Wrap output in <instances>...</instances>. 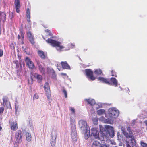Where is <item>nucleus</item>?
Instances as JSON below:
<instances>
[{
  "label": "nucleus",
  "instance_id": "obj_1",
  "mask_svg": "<svg viewBox=\"0 0 147 147\" xmlns=\"http://www.w3.org/2000/svg\"><path fill=\"white\" fill-rule=\"evenodd\" d=\"M127 130L129 132L128 134L126 131L125 129H123L122 130L123 134L127 138H130L129 140V141H126V147H133L136 145V142L134 137L133 135L132 132L130 131V127H128Z\"/></svg>",
  "mask_w": 147,
  "mask_h": 147
},
{
  "label": "nucleus",
  "instance_id": "obj_2",
  "mask_svg": "<svg viewBox=\"0 0 147 147\" xmlns=\"http://www.w3.org/2000/svg\"><path fill=\"white\" fill-rule=\"evenodd\" d=\"M46 41L48 43L53 47H55L57 51H62V49L65 48V47L61 45V42L59 41L54 40L49 38Z\"/></svg>",
  "mask_w": 147,
  "mask_h": 147
},
{
  "label": "nucleus",
  "instance_id": "obj_3",
  "mask_svg": "<svg viewBox=\"0 0 147 147\" xmlns=\"http://www.w3.org/2000/svg\"><path fill=\"white\" fill-rule=\"evenodd\" d=\"M98 80L110 85H114L116 86L117 85V81L115 78L112 77L109 80L103 77H99Z\"/></svg>",
  "mask_w": 147,
  "mask_h": 147
},
{
  "label": "nucleus",
  "instance_id": "obj_4",
  "mask_svg": "<svg viewBox=\"0 0 147 147\" xmlns=\"http://www.w3.org/2000/svg\"><path fill=\"white\" fill-rule=\"evenodd\" d=\"M108 114L111 117L116 118L119 115V112L115 108H111L109 109Z\"/></svg>",
  "mask_w": 147,
  "mask_h": 147
},
{
  "label": "nucleus",
  "instance_id": "obj_5",
  "mask_svg": "<svg viewBox=\"0 0 147 147\" xmlns=\"http://www.w3.org/2000/svg\"><path fill=\"white\" fill-rule=\"evenodd\" d=\"M57 137V131L54 130L52 131L51 133V137L50 142L51 145L52 147L54 146L56 144Z\"/></svg>",
  "mask_w": 147,
  "mask_h": 147
},
{
  "label": "nucleus",
  "instance_id": "obj_6",
  "mask_svg": "<svg viewBox=\"0 0 147 147\" xmlns=\"http://www.w3.org/2000/svg\"><path fill=\"white\" fill-rule=\"evenodd\" d=\"M86 75L88 79L92 81L94 80L96 78L93 76V72L90 69H86L85 70Z\"/></svg>",
  "mask_w": 147,
  "mask_h": 147
},
{
  "label": "nucleus",
  "instance_id": "obj_7",
  "mask_svg": "<svg viewBox=\"0 0 147 147\" xmlns=\"http://www.w3.org/2000/svg\"><path fill=\"white\" fill-rule=\"evenodd\" d=\"M44 87L45 94L47 98L49 99L51 96L50 89L49 84L48 82L45 83Z\"/></svg>",
  "mask_w": 147,
  "mask_h": 147
},
{
  "label": "nucleus",
  "instance_id": "obj_8",
  "mask_svg": "<svg viewBox=\"0 0 147 147\" xmlns=\"http://www.w3.org/2000/svg\"><path fill=\"white\" fill-rule=\"evenodd\" d=\"M25 61L26 65L28 66L30 69H34L35 67L34 63L31 61L30 58L28 57H26L25 59Z\"/></svg>",
  "mask_w": 147,
  "mask_h": 147
},
{
  "label": "nucleus",
  "instance_id": "obj_9",
  "mask_svg": "<svg viewBox=\"0 0 147 147\" xmlns=\"http://www.w3.org/2000/svg\"><path fill=\"white\" fill-rule=\"evenodd\" d=\"M22 133L20 130H18L16 132L15 138L18 143H20L22 141Z\"/></svg>",
  "mask_w": 147,
  "mask_h": 147
},
{
  "label": "nucleus",
  "instance_id": "obj_10",
  "mask_svg": "<svg viewBox=\"0 0 147 147\" xmlns=\"http://www.w3.org/2000/svg\"><path fill=\"white\" fill-rule=\"evenodd\" d=\"M79 124L81 130L84 131L87 129V123L85 121L83 120H80L79 121Z\"/></svg>",
  "mask_w": 147,
  "mask_h": 147
},
{
  "label": "nucleus",
  "instance_id": "obj_11",
  "mask_svg": "<svg viewBox=\"0 0 147 147\" xmlns=\"http://www.w3.org/2000/svg\"><path fill=\"white\" fill-rule=\"evenodd\" d=\"M6 13L4 12L0 11V35L1 33V20L4 22L6 20Z\"/></svg>",
  "mask_w": 147,
  "mask_h": 147
},
{
  "label": "nucleus",
  "instance_id": "obj_12",
  "mask_svg": "<svg viewBox=\"0 0 147 147\" xmlns=\"http://www.w3.org/2000/svg\"><path fill=\"white\" fill-rule=\"evenodd\" d=\"M106 129H107L108 132L111 137H113L114 136V131L113 128L109 125L107 126Z\"/></svg>",
  "mask_w": 147,
  "mask_h": 147
},
{
  "label": "nucleus",
  "instance_id": "obj_13",
  "mask_svg": "<svg viewBox=\"0 0 147 147\" xmlns=\"http://www.w3.org/2000/svg\"><path fill=\"white\" fill-rule=\"evenodd\" d=\"M14 5L16 9V11L19 13L20 12V9L21 7L20 0H15Z\"/></svg>",
  "mask_w": 147,
  "mask_h": 147
},
{
  "label": "nucleus",
  "instance_id": "obj_14",
  "mask_svg": "<svg viewBox=\"0 0 147 147\" xmlns=\"http://www.w3.org/2000/svg\"><path fill=\"white\" fill-rule=\"evenodd\" d=\"M10 128L13 131L18 129V124L16 121H14L11 123Z\"/></svg>",
  "mask_w": 147,
  "mask_h": 147
},
{
  "label": "nucleus",
  "instance_id": "obj_15",
  "mask_svg": "<svg viewBox=\"0 0 147 147\" xmlns=\"http://www.w3.org/2000/svg\"><path fill=\"white\" fill-rule=\"evenodd\" d=\"M26 18L27 20L28 23L29 24L30 26L31 25V22L30 20V10L29 8H27L26 11Z\"/></svg>",
  "mask_w": 147,
  "mask_h": 147
},
{
  "label": "nucleus",
  "instance_id": "obj_16",
  "mask_svg": "<svg viewBox=\"0 0 147 147\" xmlns=\"http://www.w3.org/2000/svg\"><path fill=\"white\" fill-rule=\"evenodd\" d=\"M92 134L93 136L96 138L98 137L99 132L95 129L92 128L91 129Z\"/></svg>",
  "mask_w": 147,
  "mask_h": 147
},
{
  "label": "nucleus",
  "instance_id": "obj_17",
  "mask_svg": "<svg viewBox=\"0 0 147 147\" xmlns=\"http://www.w3.org/2000/svg\"><path fill=\"white\" fill-rule=\"evenodd\" d=\"M75 128L73 129L74 131V132H72L71 133V138L73 141H76L77 140V135L76 132H75L76 131V127L74 126Z\"/></svg>",
  "mask_w": 147,
  "mask_h": 147
},
{
  "label": "nucleus",
  "instance_id": "obj_18",
  "mask_svg": "<svg viewBox=\"0 0 147 147\" xmlns=\"http://www.w3.org/2000/svg\"><path fill=\"white\" fill-rule=\"evenodd\" d=\"M61 63L63 69H70V67L67 62H61Z\"/></svg>",
  "mask_w": 147,
  "mask_h": 147
},
{
  "label": "nucleus",
  "instance_id": "obj_19",
  "mask_svg": "<svg viewBox=\"0 0 147 147\" xmlns=\"http://www.w3.org/2000/svg\"><path fill=\"white\" fill-rule=\"evenodd\" d=\"M38 55L42 59H44L46 58L47 55L42 50H38Z\"/></svg>",
  "mask_w": 147,
  "mask_h": 147
},
{
  "label": "nucleus",
  "instance_id": "obj_20",
  "mask_svg": "<svg viewBox=\"0 0 147 147\" xmlns=\"http://www.w3.org/2000/svg\"><path fill=\"white\" fill-rule=\"evenodd\" d=\"M37 63L39 71L41 73L44 74L45 71V68L43 67V66L39 62H37Z\"/></svg>",
  "mask_w": 147,
  "mask_h": 147
},
{
  "label": "nucleus",
  "instance_id": "obj_21",
  "mask_svg": "<svg viewBox=\"0 0 147 147\" xmlns=\"http://www.w3.org/2000/svg\"><path fill=\"white\" fill-rule=\"evenodd\" d=\"M85 100L87 102L88 104L90 105L91 106H93L95 105L96 104L95 100L93 99H85Z\"/></svg>",
  "mask_w": 147,
  "mask_h": 147
},
{
  "label": "nucleus",
  "instance_id": "obj_22",
  "mask_svg": "<svg viewBox=\"0 0 147 147\" xmlns=\"http://www.w3.org/2000/svg\"><path fill=\"white\" fill-rule=\"evenodd\" d=\"M3 105L5 107H6V109H7L8 108L11 107V105L9 102L8 101H5L4 99H3Z\"/></svg>",
  "mask_w": 147,
  "mask_h": 147
},
{
  "label": "nucleus",
  "instance_id": "obj_23",
  "mask_svg": "<svg viewBox=\"0 0 147 147\" xmlns=\"http://www.w3.org/2000/svg\"><path fill=\"white\" fill-rule=\"evenodd\" d=\"M85 132L84 134V138L86 139H87L90 136V131L87 129H85Z\"/></svg>",
  "mask_w": 147,
  "mask_h": 147
},
{
  "label": "nucleus",
  "instance_id": "obj_24",
  "mask_svg": "<svg viewBox=\"0 0 147 147\" xmlns=\"http://www.w3.org/2000/svg\"><path fill=\"white\" fill-rule=\"evenodd\" d=\"M100 145L101 144L99 142L94 141L92 145V147H100Z\"/></svg>",
  "mask_w": 147,
  "mask_h": 147
},
{
  "label": "nucleus",
  "instance_id": "obj_25",
  "mask_svg": "<svg viewBox=\"0 0 147 147\" xmlns=\"http://www.w3.org/2000/svg\"><path fill=\"white\" fill-rule=\"evenodd\" d=\"M97 113L98 115H100L104 114L105 113V111L103 109H100L97 111Z\"/></svg>",
  "mask_w": 147,
  "mask_h": 147
},
{
  "label": "nucleus",
  "instance_id": "obj_26",
  "mask_svg": "<svg viewBox=\"0 0 147 147\" xmlns=\"http://www.w3.org/2000/svg\"><path fill=\"white\" fill-rule=\"evenodd\" d=\"M26 139L28 142H30L31 140V136L30 134L27 132L26 134Z\"/></svg>",
  "mask_w": 147,
  "mask_h": 147
},
{
  "label": "nucleus",
  "instance_id": "obj_27",
  "mask_svg": "<svg viewBox=\"0 0 147 147\" xmlns=\"http://www.w3.org/2000/svg\"><path fill=\"white\" fill-rule=\"evenodd\" d=\"M36 78L39 82H40L42 81V78L41 75L39 74H37L36 76Z\"/></svg>",
  "mask_w": 147,
  "mask_h": 147
},
{
  "label": "nucleus",
  "instance_id": "obj_28",
  "mask_svg": "<svg viewBox=\"0 0 147 147\" xmlns=\"http://www.w3.org/2000/svg\"><path fill=\"white\" fill-rule=\"evenodd\" d=\"M94 73L95 74L97 75H100L102 73V72L101 69H96L94 71Z\"/></svg>",
  "mask_w": 147,
  "mask_h": 147
},
{
  "label": "nucleus",
  "instance_id": "obj_29",
  "mask_svg": "<svg viewBox=\"0 0 147 147\" xmlns=\"http://www.w3.org/2000/svg\"><path fill=\"white\" fill-rule=\"evenodd\" d=\"M27 35L28 37L29 38L33 37V35L32 34L31 32L30 31H28L27 33Z\"/></svg>",
  "mask_w": 147,
  "mask_h": 147
},
{
  "label": "nucleus",
  "instance_id": "obj_30",
  "mask_svg": "<svg viewBox=\"0 0 147 147\" xmlns=\"http://www.w3.org/2000/svg\"><path fill=\"white\" fill-rule=\"evenodd\" d=\"M111 76H115V77H117L116 72H115V70H111Z\"/></svg>",
  "mask_w": 147,
  "mask_h": 147
},
{
  "label": "nucleus",
  "instance_id": "obj_31",
  "mask_svg": "<svg viewBox=\"0 0 147 147\" xmlns=\"http://www.w3.org/2000/svg\"><path fill=\"white\" fill-rule=\"evenodd\" d=\"M62 92L64 93L65 97L67 98V92L65 89L64 88H63L62 90Z\"/></svg>",
  "mask_w": 147,
  "mask_h": 147
},
{
  "label": "nucleus",
  "instance_id": "obj_32",
  "mask_svg": "<svg viewBox=\"0 0 147 147\" xmlns=\"http://www.w3.org/2000/svg\"><path fill=\"white\" fill-rule=\"evenodd\" d=\"M70 121L71 124V125H72V127H73V129L75 128V127H74V126H75V125H74V126L73 125V124H74V122H75L74 120L71 118ZM71 127H72V126Z\"/></svg>",
  "mask_w": 147,
  "mask_h": 147
},
{
  "label": "nucleus",
  "instance_id": "obj_33",
  "mask_svg": "<svg viewBox=\"0 0 147 147\" xmlns=\"http://www.w3.org/2000/svg\"><path fill=\"white\" fill-rule=\"evenodd\" d=\"M140 144L142 147H147V144L144 142L142 141H140Z\"/></svg>",
  "mask_w": 147,
  "mask_h": 147
},
{
  "label": "nucleus",
  "instance_id": "obj_34",
  "mask_svg": "<svg viewBox=\"0 0 147 147\" xmlns=\"http://www.w3.org/2000/svg\"><path fill=\"white\" fill-rule=\"evenodd\" d=\"M29 40L32 44H34L35 43L34 37L29 38Z\"/></svg>",
  "mask_w": 147,
  "mask_h": 147
},
{
  "label": "nucleus",
  "instance_id": "obj_35",
  "mask_svg": "<svg viewBox=\"0 0 147 147\" xmlns=\"http://www.w3.org/2000/svg\"><path fill=\"white\" fill-rule=\"evenodd\" d=\"M46 32L50 36H53L52 34L51 33V31L50 30L48 29L47 30Z\"/></svg>",
  "mask_w": 147,
  "mask_h": 147
},
{
  "label": "nucleus",
  "instance_id": "obj_36",
  "mask_svg": "<svg viewBox=\"0 0 147 147\" xmlns=\"http://www.w3.org/2000/svg\"><path fill=\"white\" fill-rule=\"evenodd\" d=\"M4 110V108L3 107H0V115L3 113Z\"/></svg>",
  "mask_w": 147,
  "mask_h": 147
},
{
  "label": "nucleus",
  "instance_id": "obj_37",
  "mask_svg": "<svg viewBox=\"0 0 147 147\" xmlns=\"http://www.w3.org/2000/svg\"><path fill=\"white\" fill-rule=\"evenodd\" d=\"M39 98L38 95V94H35L34 96L33 99H38Z\"/></svg>",
  "mask_w": 147,
  "mask_h": 147
},
{
  "label": "nucleus",
  "instance_id": "obj_38",
  "mask_svg": "<svg viewBox=\"0 0 147 147\" xmlns=\"http://www.w3.org/2000/svg\"><path fill=\"white\" fill-rule=\"evenodd\" d=\"M3 55V51L2 50L0 49V57H2Z\"/></svg>",
  "mask_w": 147,
  "mask_h": 147
},
{
  "label": "nucleus",
  "instance_id": "obj_39",
  "mask_svg": "<svg viewBox=\"0 0 147 147\" xmlns=\"http://www.w3.org/2000/svg\"><path fill=\"white\" fill-rule=\"evenodd\" d=\"M70 110L73 113H74L75 112L74 109L72 107H70Z\"/></svg>",
  "mask_w": 147,
  "mask_h": 147
},
{
  "label": "nucleus",
  "instance_id": "obj_40",
  "mask_svg": "<svg viewBox=\"0 0 147 147\" xmlns=\"http://www.w3.org/2000/svg\"><path fill=\"white\" fill-rule=\"evenodd\" d=\"M13 63L16 64V66H17L18 63V61L17 60H15L13 61Z\"/></svg>",
  "mask_w": 147,
  "mask_h": 147
},
{
  "label": "nucleus",
  "instance_id": "obj_41",
  "mask_svg": "<svg viewBox=\"0 0 147 147\" xmlns=\"http://www.w3.org/2000/svg\"><path fill=\"white\" fill-rule=\"evenodd\" d=\"M21 36V37L23 39V40L24 39V35L23 34V32H22V33L20 34Z\"/></svg>",
  "mask_w": 147,
  "mask_h": 147
},
{
  "label": "nucleus",
  "instance_id": "obj_42",
  "mask_svg": "<svg viewBox=\"0 0 147 147\" xmlns=\"http://www.w3.org/2000/svg\"><path fill=\"white\" fill-rule=\"evenodd\" d=\"M100 147H108L107 146V145L105 144H101Z\"/></svg>",
  "mask_w": 147,
  "mask_h": 147
},
{
  "label": "nucleus",
  "instance_id": "obj_43",
  "mask_svg": "<svg viewBox=\"0 0 147 147\" xmlns=\"http://www.w3.org/2000/svg\"><path fill=\"white\" fill-rule=\"evenodd\" d=\"M20 34L22 33V32H23V28H22V29H20Z\"/></svg>",
  "mask_w": 147,
  "mask_h": 147
},
{
  "label": "nucleus",
  "instance_id": "obj_44",
  "mask_svg": "<svg viewBox=\"0 0 147 147\" xmlns=\"http://www.w3.org/2000/svg\"><path fill=\"white\" fill-rule=\"evenodd\" d=\"M18 39H20L21 38L20 36L18 35Z\"/></svg>",
  "mask_w": 147,
  "mask_h": 147
},
{
  "label": "nucleus",
  "instance_id": "obj_45",
  "mask_svg": "<svg viewBox=\"0 0 147 147\" xmlns=\"http://www.w3.org/2000/svg\"><path fill=\"white\" fill-rule=\"evenodd\" d=\"M2 127L0 126V131H1L2 130Z\"/></svg>",
  "mask_w": 147,
  "mask_h": 147
},
{
  "label": "nucleus",
  "instance_id": "obj_46",
  "mask_svg": "<svg viewBox=\"0 0 147 147\" xmlns=\"http://www.w3.org/2000/svg\"><path fill=\"white\" fill-rule=\"evenodd\" d=\"M96 124H97L98 121L96 120Z\"/></svg>",
  "mask_w": 147,
  "mask_h": 147
},
{
  "label": "nucleus",
  "instance_id": "obj_47",
  "mask_svg": "<svg viewBox=\"0 0 147 147\" xmlns=\"http://www.w3.org/2000/svg\"><path fill=\"white\" fill-rule=\"evenodd\" d=\"M63 74V75H66V74Z\"/></svg>",
  "mask_w": 147,
  "mask_h": 147
},
{
  "label": "nucleus",
  "instance_id": "obj_48",
  "mask_svg": "<svg viewBox=\"0 0 147 147\" xmlns=\"http://www.w3.org/2000/svg\"><path fill=\"white\" fill-rule=\"evenodd\" d=\"M44 38V39L45 40V39L44 38Z\"/></svg>",
  "mask_w": 147,
  "mask_h": 147
},
{
  "label": "nucleus",
  "instance_id": "obj_49",
  "mask_svg": "<svg viewBox=\"0 0 147 147\" xmlns=\"http://www.w3.org/2000/svg\"><path fill=\"white\" fill-rule=\"evenodd\" d=\"M115 147H117V146H115Z\"/></svg>",
  "mask_w": 147,
  "mask_h": 147
}]
</instances>
